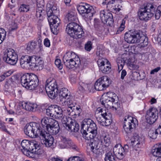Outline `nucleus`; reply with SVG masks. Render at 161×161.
<instances>
[{
	"label": "nucleus",
	"mask_w": 161,
	"mask_h": 161,
	"mask_svg": "<svg viewBox=\"0 0 161 161\" xmlns=\"http://www.w3.org/2000/svg\"><path fill=\"white\" fill-rule=\"evenodd\" d=\"M116 94L113 92H108L103 95L101 99L102 104L105 107L98 108L96 111V117L98 123L102 125L108 126L112 122V115L109 112L108 108L115 101Z\"/></svg>",
	"instance_id": "nucleus-1"
},
{
	"label": "nucleus",
	"mask_w": 161,
	"mask_h": 161,
	"mask_svg": "<svg viewBox=\"0 0 161 161\" xmlns=\"http://www.w3.org/2000/svg\"><path fill=\"white\" fill-rule=\"evenodd\" d=\"M20 63L23 69L37 70L42 69L43 62L41 58L36 56L26 55L21 57Z\"/></svg>",
	"instance_id": "nucleus-2"
},
{
	"label": "nucleus",
	"mask_w": 161,
	"mask_h": 161,
	"mask_svg": "<svg viewBox=\"0 0 161 161\" xmlns=\"http://www.w3.org/2000/svg\"><path fill=\"white\" fill-rule=\"evenodd\" d=\"M137 31H130L125 33L124 38L125 41L129 43H137L141 47H145L148 44V38L144 36H142Z\"/></svg>",
	"instance_id": "nucleus-3"
},
{
	"label": "nucleus",
	"mask_w": 161,
	"mask_h": 161,
	"mask_svg": "<svg viewBox=\"0 0 161 161\" xmlns=\"http://www.w3.org/2000/svg\"><path fill=\"white\" fill-rule=\"evenodd\" d=\"M81 132L83 137L86 140L91 141L89 146L93 155L95 157H97L102 154V150L98 146V143L97 141L93 140V139L96 136L97 134L95 132L87 131V130L81 129Z\"/></svg>",
	"instance_id": "nucleus-4"
},
{
	"label": "nucleus",
	"mask_w": 161,
	"mask_h": 161,
	"mask_svg": "<svg viewBox=\"0 0 161 161\" xmlns=\"http://www.w3.org/2000/svg\"><path fill=\"white\" fill-rule=\"evenodd\" d=\"M41 123L42 127L51 134L56 135L59 132L60 129L59 124L54 119L44 117L42 119Z\"/></svg>",
	"instance_id": "nucleus-5"
},
{
	"label": "nucleus",
	"mask_w": 161,
	"mask_h": 161,
	"mask_svg": "<svg viewBox=\"0 0 161 161\" xmlns=\"http://www.w3.org/2000/svg\"><path fill=\"white\" fill-rule=\"evenodd\" d=\"M22 86L27 89L34 90L38 86L39 80L37 76L34 74H27L22 75L21 78Z\"/></svg>",
	"instance_id": "nucleus-6"
},
{
	"label": "nucleus",
	"mask_w": 161,
	"mask_h": 161,
	"mask_svg": "<svg viewBox=\"0 0 161 161\" xmlns=\"http://www.w3.org/2000/svg\"><path fill=\"white\" fill-rule=\"evenodd\" d=\"M63 60L65 65L69 69L77 68L80 63L79 57L74 52H67L64 56Z\"/></svg>",
	"instance_id": "nucleus-7"
},
{
	"label": "nucleus",
	"mask_w": 161,
	"mask_h": 161,
	"mask_svg": "<svg viewBox=\"0 0 161 161\" xmlns=\"http://www.w3.org/2000/svg\"><path fill=\"white\" fill-rule=\"evenodd\" d=\"M66 31L68 34L74 38H80L84 35V32L81 26L74 22L67 25Z\"/></svg>",
	"instance_id": "nucleus-8"
},
{
	"label": "nucleus",
	"mask_w": 161,
	"mask_h": 161,
	"mask_svg": "<svg viewBox=\"0 0 161 161\" xmlns=\"http://www.w3.org/2000/svg\"><path fill=\"white\" fill-rule=\"evenodd\" d=\"M40 124L31 122L26 124L25 127L24 132L26 135L31 138L39 136L42 130L40 129Z\"/></svg>",
	"instance_id": "nucleus-9"
},
{
	"label": "nucleus",
	"mask_w": 161,
	"mask_h": 161,
	"mask_svg": "<svg viewBox=\"0 0 161 161\" xmlns=\"http://www.w3.org/2000/svg\"><path fill=\"white\" fill-rule=\"evenodd\" d=\"M155 8L153 5L148 3L139 11L138 14L139 19L141 20L147 21L150 19L153 15Z\"/></svg>",
	"instance_id": "nucleus-10"
},
{
	"label": "nucleus",
	"mask_w": 161,
	"mask_h": 161,
	"mask_svg": "<svg viewBox=\"0 0 161 161\" xmlns=\"http://www.w3.org/2000/svg\"><path fill=\"white\" fill-rule=\"evenodd\" d=\"M46 114L54 119H61L63 117V111L60 107L56 105H52L46 109Z\"/></svg>",
	"instance_id": "nucleus-11"
},
{
	"label": "nucleus",
	"mask_w": 161,
	"mask_h": 161,
	"mask_svg": "<svg viewBox=\"0 0 161 161\" xmlns=\"http://www.w3.org/2000/svg\"><path fill=\"white\" fill-rule=\"evenodd\" d=\"M77 10L80 14L87 18L92 17L96 12L92 6L86 3L79 5L77 7Z\"/></svg>",
	"instance_id": "nucleus-12"
},
{
	"label": "nucleus",
	"mask_w": 161,
	"mask_h": 161,
	"mask_svg": "<svg viewBox=\"0 0 161 161\" xmlns=\"http://www.w3.org/2000/svg\"><path fill=\"white\" fill-rule=\"evenodd\" d=\"M137 121L136 119L132 117L127 115L125 117L123 128L126 133H130L132 130L135 128L137 125Z\"/></svg>",
	"instance_id": "nucleus-13"
},
{
	"label": "nucleus",
	"mask_w": 161,
	"mask_h": 161,
	"mask_svg": "<svg viewBox=\"0 0 161 161\" xmlns=\"http://www.w3.org/2000/svg\"><path fill=\"white\" fill-rule=\"evenodd\" d=\"M3 59L7 63L14 65L16 64L17 62L18 55L14 50L9 49L4 52Z\"/></svg>",
	"instance_id": "nucleus-14"
},
{
	"label": "nucleus",
	"mask_w": 161,
	"mask_h": 161,
	"mask_svg": "<svg viewBox=\"0 0 161 161\" xmlns=\"http://www.w3.org/2000/svg\"><path fill=\"white\" fill-rule=\"evenodd\" d=\"M57 12H58V11L57 8L54 6L52 7L47 12V14L48 17V20L50 25L60 23V19L57 16L55 15Z\"/></svg>",
	"instance_id": "nucleus-15"
},
{
	"label": "nucleus",
	"mask_w": 161,
	"mask_h": 161,
	"mask_svg": "<svg viewBox=\"0 0 161 161\" xmlns=\"http://www.w3.org/2000/svg\"><path fill=\"white\" fill-rule=\"evenodd\" d=\"M81 129L87 130V131L95 133L97 134V127L96 125L91 119H85L81 125Z\"/></svg>",
	"instance_id": "nucleus-16"
},
{
	"label": "nucleus",
	"mask_w": 161,
	"mask_h": 161,
	"mask_svg": "<svg viewBox=\"0 0 161 161\" xmlns=\"http://www.w3.org/2000/svg\"><path fill=\"white\" fill-rule=\"evenodd\" d=\"M129 151L128 146L125 145L124 147L120 145H116L113 148V152L117 158L120 159H123Z\"/></svg>",
	"instance_id": "nucleus-17"
},
{
	"label": "nucleus",
	"mask_w": 161,
	"mask_h": 161,
	"mask_svg": "<svg viewBox=\"0 0 161 161\" xmlns=\"http://www.w3.org/2000/svg\"><path fill=\"white\" fill-rule=\"evenodd\" d=\"M97 62L100 70L103 73H108L111 71V65L106 59L99 58Z\"/></svg>",
	"instance_id": "nucleus-18"
},
{
	"label": "nucleus",
	"mask_w": 161,
	"mask_h": 161,
	"mask_svg": "<svg viewBox=\"0 0 161 161\" xmlns=\"http://www.w3.org/2000/svg\"><path fill=\"white\" fill-rule=\"evenodd\" d=\"M105 3L107 8L114 13H118L121 9V4L117 0H106Z\"/></svg>",
	"instance_id": "nucleus-19"
},
{
	"label": "nucleus",
	"mask_w": 161,
	"mask_h": 161,
	"mask_svg": "<svg viewBox=\"0 0 161 161\" xmlns=\"http://www.w3.org/2000/svg\"><path fill=\"white\" fill-rule=\"evenodd\" d=\"M158 111L155 108H152L147 111L146 116L148 123L151 124L154 123L158 118Z\"/></svg>",
	"instance_id": "nucleus-20"
},
{
	"label": "nucleus",
	"mask_w": 161,
	"mask_h": 161,
	"mask_svg": "<svg viewBox=\"0 0 161 161\" xmlns=\"http://www.w3.org/2000/svg\"><path fill=\"white\" fill-rule=\"evenodd\" d=\"M52 135L49 133H47L45 130H43L40 136L44 139V144L47 147H51L53 145L54 139L52 136Z\"/></svg>",
	"instance_id": "nucleus-21"
},
{
	"label": "nucleus",
	"mask_w": 161,
	"mask_h": 161,
	"mask_svg": "<svg viewBox=\"0 0 161 161\" xmlns=\"http://www.w3.org/2000/svg\"><path fill=\"white\" fill-rule=\"evenodd\" d=\"M30 142L26 140H23L21 144L23 148L21 150L22 153L25 155L29 158H33L34 157L33 153L31 152L29 150Z\"/></svg>",
	"instance_id": "nucleus-22"
},
{
	"label": "nucleus",
	"mask_w": 161,
	"mask_h": 161,
	"mask_svg": "<svg viewBox=\"0 0 161 161\" xmlns=\"http://www.w3.org/2000/svg\"><path fill=\"white\" fill-rule=\"evenodd\" d=\"M36 16L39 20H42L44 15V10L43 8L44 5V0H36Z\"/></svg>",
	"instance_id": "nucleus-23"
},
{
	"label": "nucleus",
	"mask_w": 161,
	"mask_h": 161,
	"mask_svg": "<svg viewBox=\"0 0 161 161\" xmlns=\"http://www.w3.org/2000/svg\"><path fill=\"white\" fill-rule=\"evenodd\" d=\"M144 139L139 136L137 135H134L133 139L131 141V143L134 150L139 151L143 144Z\"/></svg>",
	"instance_id": "nucleus-24"
},
{
	"label": "nucleus",
	"mask_w": 161,
	"mask_h": 161,
	"mask_svg": "<svg viewBox=\"0 0 161 161\" xmlns=\"http://www.w3.org/2000/svg\"><path fill=\"white\" fill-rule=\"evenodd\" d=\"M100 17L103 23L105 24L108 21L113 22L112 14L108 11L103 10L100 12Z\"/></svg>",
	"instance_id": "nucleus-25"
},
{
	"label": "nucleus",
	"mask_w": 161,
	"mask_h": 161,
	"mask_svg": "<svg viewBox=\"0 0 161 161\" xmlns=\"http://www.w3.org/2000/svg\"><path fill=\"white\" fill-rule=\"evenodd\" d=\"M99 143L103 147H108L110 144V138L108 134L103 135L100 136Z\"/></svg>",
	"instance_id": "nucleus-26"
},
{
	"label": "nucleus",
	"mask_w": 161,
	"mask_h": 161,
	"mask_svg": "<svg viewBox=\"0 0 161 161\" xmlns=\"http://www.w3.org/2000/svg\"><path fill=\"white\" fill-rule=\"evenodd\" d=\"M45 89L47 91H49V90H55V91H58L56 80H51L50 79L47 80L46 81Z\"/></svg>",
	"instance_id": "nucleus-27"
},
{
	"label": "nucleus",
	"mask_w": 161,
	"mask_h": 161,
	"mask_svg": "<svg viewBox=\"0 0 161 161\" xmlns=\"http://www.w3.org/2000/svg\"><path fill=\"white\" fill-rule=\"evenodd\" d=\"M70 121L69 123L67 125L66 128L71 132H76L78 131L79 129V125L74 120H72L70 118H69Z\"/></svg>",
	"instance_id": "nucleus-28"
},
{
	"label": "nucleus",
	"mask_w": 161,
	"mask_h": 161,
	"mask_svg": "<svg viewBox=\"0 0 161 161\" xmlns=\"http://www.w3.org/2000/svg\"><path fill=\"white\" fill-rule=\"evenodd\" d=\"M80 108L77 107H74L72 108H68L67 109H64V111L68 115L74 118L75 116H79L80 114Z\"/></svg>",
	"instance_id": "nucleus-29"
},
{
	"label": "nucleus",
	"mask_w": 161,
	"mask_h": 161,
	"mask_svg": "<svg viewBox=\"0 0 161 161\" xmlns=\"http://www.w3.org/2000/svg\"><path fill=\"white\" fill-rule=\"evenodd\" d=\"M61 141L59 146L61 148H65L69 147L71 143V141L67 139L64 136H61L60 137Z\"/></svg>",
	"instance_id": "nucleus-30"
},
{
	"label": "nucleus",
	"mask_w": 161,
	"mask_h": 161,
	"mask_svg": "<svg viewBox=\"0 0 161 161\" xmlns=\"http://www.w3.org/2000/svg\"><path fill=\"white\" fill-rule=\"evenodd\" d=\"M73 98L72 96H70L69 98L67 99L66 101L62 102L61 104L62 106H65L66 109H67L68 108H72L75 107L76 103L73 101Z\"/></svg>",
	"instance_id": "nucleus-31"
},
{
	"label": "nucleus",
	"mask_w": 161,
	"mask_h": 161,
	"mask_svg": "<svg viewBox=\"0 0 161 161\" xmlns=\"http://www.w3.org/2000/svg\"><path fill=\"white\" fill-rule=\"evenodd\" d=\"M151 153L154 157H161V143L157 144L153 147Z\"/></svg>",
	"instance_id": "nucleus-32"
},
{
	"label": "nucleus",
	"mask_w": 161,
	"mask_h": 161,
	"mask_svg": "<svg viewBox=\"0 0 161 161\" xmlns=\"http://www.w3.org/2000/svg\"><path fill=\"white\" fill-rule=\"evenodd\" d=\"M41 42L42 40L40 38L32 41L28 43L27 49L28 50H33L36 48L37 45L40 46Z\"/></svg>",
	"instance_id": "nucleus-33"
},
{
	"label": "nucleus",
	"mask_w": 161,
	"mask_h": 161,
	"mask_svg": "<svg viewBox=\"0 0 161 161\" xmlns=\"http://www.w3.org/2000/svg\"><path fill=\"white\" fill-rule=\"evenodd\" d=\"M22 106L26 110L34 111H36L37 106L35 103L27 102L23 104Z\"/></svg>",
	"instance_id": "nucleus-34"
},
{
	"label": "nucleus",
	"mask_w": 161,
	"mask_h": 161,
	"mask_svg": "<svg viewBox=\"0 0 161 161\" xmlns=\"http://www.w3.org/2000/svg\"><path fill=\"white\" fill-rule=\"evenodd\" d=\"M98 81H100L103 86L106 89L108 87L111 83V80L107 76H102L98 79Z\"/></svg>",
	"instance_id": "nucleus-35"
},
{
	"label": "nucleus",
	"mask_w": 161,
	"mask_h": 161,
	"mask_svg": "<svg viewBox=\"0 0 161 161\" xmlns=\"http://www.w3.org/2000/svg\"><path fill=\"white\" fill-rule=\"evenodd\" d=\"M59 96L60 97L65 99H68L71 96L70 92L65 88H62L61 89L59 92Z\"/></svg>",
	"instance_id": "nucleus-36"
},
{
	"label": "nucleus",
	"mask_w": 161,
	"mask_h": 161,
	"mask_svg": "<svg viewBox=\"0 0 161 161\" xmlns=\"http://www.w3.org/2000/svg\"><path fill=\"white\" fill-rule=\"evenodd\" d=\"M39 146V145L36 141L34 140L31 141L30 142L29 150L30 151V150L32 151V152H33L34 154L35 151L37 148H38Z\"/></svg>",
	"instance_id": "nucleus-37"
},
{
	"label": "nucleus",
	"mask_w": 161,
	"mask_h": 161,
	"mask_svg": "<svg viewBox=\"0 0 161 161\" xmlns=\"http://www.w3.org/2000/svg\"><path fill=\"white\" fill-rule=\"evenodd\" d=\"M129 54L124 53L122 54L120 58H118L117 60L120 61L121 63L125 64V62H128L129 61Z\"/></svg>",
	"instance_id": "nucleus-38"
},
{
	"label": "nucleus",
	"mask_w": 161,
	"mask_h": 161,
	"mask_svg": "<svg viewBox=\"0 0 161 161\" xmlns=\"http://www.w3.org/2000/svg\"><path fill=\"white\" fill-rule=\"evenodd\" d=\"M159 134L158 129H151L148 133V135L149 136L153 139H156L157 137L158 134Z\"/></svg>",
	"instance_id": "nucleus-39"
},
{
	"label": "nucleus",
	"mask_w": 161,
	"mask_h": 161,
	"mask_svg": "<svg viewBox=\"0 0 161 161\" xmlns=\"http://www.w3.org/2000/svg\"><path fill=\"white\" fill-rule=\"evenodd\" d=\"M46 91L48 97L52 99H54L58 95V91L49 90V91L46 90Z\"/></svg>",
	"instance_id": "nucleus-40"
},
{
	"label": "nucleus",
	"mask_w": 161,
	"mask_h": 161,
	"mask_svg": "<svg viewBox=\"0 0 161 161\" xmlns=\"http://www.w3.org/2000/svg\"><path fill=\"white\" fill-rule=\"evenodd\" d=\"M80 89H81L83 91L84 90L88 91L89 92H92L93 90V86L92 85H84L83 86H80L79 87Z\"/></svg>",
	"instance_id": "nucleus-41"
},
{
	"label": "nucleus",
	"mask_w": 161,
	"mask_h": 161,
	"mask_svg": "<svg viewBox=\"0 0 161 161\" xmlns=\"http://www.w3.org/2000/svg\"><path fill=\"white\" fill-rule=\"evenodd\" d=\"M105 161H116L115 157L111 152H108L105 154Z\"/></svg>",
	"instance_id": "nucleus-42"
},
{
	"label": "nucleus",
	"mask_w": 161,
	"mask_h": 161,
	"mask_svg": "<svg viewBox=\"0 0 161 161\" xmlns=\"http://www.w3.org/2000/svg\"><path fill=\"white\" fill-rule=\"evenodd\" d=\"M66 17L69 21H74L76 18L75 14L73 12H70L67 15Z\"/></svg>",
	"instance_id": "nucleus-43"
},
{
	"label": "nucleus",
	"mask_w": 161,
	"mask_h": 161,
	"mask_svg": "<svg viewBox=\"0 0 161 161\" xmlns=\"http://www.w3.org/2000/svg\"><path fill=\"white\" fill-rule=\"evenodd\" d=\"M29 5L25 4H21L19 8V10L21 12H27L29 10Z\"/></svg>",
	"instance_id": "nucleus-44"
},
{
	"label": "nucleus",
	"mask_w": 161,
	"mask_h": 161,
	"mask_svg": "<svg viewBox=\"0 0 161 161\" xmlns=\"http://www.w3.org/2000/svg\"><path fill=\"white\" fill-rule=\"evenodd\" d=\"M60 24L50 25L52 32L55 35H57L59 30V26Z\"/></svg>",
	"instance_id": "nucleus-45"
},
{
	"label": "nucleus",
	"mask_w": 161,
	"mask_h": 161,
	"mask_svg": "<svg viewBox=\"0 0 161 161\" xmlns=\"http://www.w3.org/2000/svg\"><path fill=\"white\" fill-rule=\"evenodd\" d=\"M95 88L96 90L98 91H102L105 88L103 86L102 84L100 82L98 81V79L95 84Z\"/></svg>",
	"instance_id": "nucleus-46"
},
{
	"label": "nucleus",
	"mask_w": 161,
	"mask_h": 161,
	"mask_svg": "<svg viewBox=\"0 0 161 161\" xmlns=\"http://www.w3.org/2000/svg\"><path fill=\"white\" fill-rule=\"evenodd\" d=\"M6 35V32L4 29L0 28V44L5 39Z\"/></svg>",
	"instance_id": "nucleus-47"
},
{
	"label": "nucleus",
	"mask_w": 161,
	"mask_h": 161,
	"mask_svg": "<svg viewBox=\"0 0 161 161\" xmlns=\"http://www.w3.org/2000/svg\"><path fill=\"white\" fill-rule=\"evenodd\" d=\"M125 20H123L122 21V22L120 25V26L118 28L116 34H119L122 31L124 30L125 28Z\"/></svg>",
	"instance_id": "nucleus-48"
},
{
	"label": "nucleus",
	"mask_w": 161,
	"mask_h": 161,
	"mask_svg": "<svg viewBox=\"0 0 161 161\" xmlns=\"http://www.w3.org/2000/svg\"><path fill=\"white\" fill-rule=\"evenodd\" d=\"M67 161H84L82 158L78 156H74L69 158Z\"/></svg>",
	"instance_id": "nucleus-49"
},
{
	"label": "nucleus",
	"mask_w": 161,
	"mask_h": 161,
	"mask_svg": "<svg viewBox=\"0 0 161 161\" xmlns=\"http://www.w3.org/2000/svg\"><path fill=\"white\" fill-rule=\"evenodd\" d=\"M55 64L56 66L59 69H61L63 68V66L61 64V60L59 59H57L55 60Z\"/></svg>",
	"instance_id": "nucleus-50"
},
{
	"label": "nucleus",
	"mask_w": 161,
	"mask_h": 161,
	"mask_svg": "<svg viewBox=\"0 0 161 161\" xmlns=\"http://www.w3.org/2000/svg\"><path fill=\"white\" fill-rule=\"evenodd\" d=\"M92 43L91 41H88L85 44V48L86 50L90 51L92 48Z\"/></svg>",
	"instance_id": "nucleus-51"
},
{
	"label": "nucleus",
	"mask_w": 161,
	"mask_h": 161,
	"mask_svg": "<svg viewBox=\"0 0 161 161\" xmlns=\"http://www.w3.org/2000/svg\"><path fill=\"white\" fill-rule=\"evenodd\" d=\"M34 153L39 155H43L44 154V151L42 149L40 148L39 146L38 148H37V149L35 151Z\"/></svg>",
	"instance_id": "nucleus-52"
},
{
	"label": "nucleus",
	"mask_w": 161,
	"mask_h": 161,
	"mask_svg": "<svg viewBox=\"0 0 161 161\" xmlns=\"http://www.w3.org/2000/svg\"><path fill=\"white\" fill-rule=\"evenodd\" d=\"M63 123L66 125V127L67 126L68 124L69 123V120L70 119L68 118V119L66 116H65L63 115V117L61 119Z\"/></svg>",
	"instance_id": "nucleus-53"
},
{
	"label": "nucleus",
	"mask_w": 161,
	"mask_h": 161,
	"mask_svg": "<svg viewBox=\"0 0 161 161\" xmlns=\"http://www.w3.org/2000/svg\"><path fill=\"white\" fill-rule=\"evenodd\" d=\"M111 106H112V109L114 111H116L120 107V104L119 103L117 102L114 104V105L112 106V104Z\"/></svg>",
	"instance_id": "nucleus-54"
},
{
	"label": "nucleus",
	"mask_w": 161,
	"mask_h": 161,
	"mask_svg": "<svg viewBox=\"0 0 161 161\" xmlns=\"http://www.w3.org/2000/svg\"><path fill=\"white\" fill-rule=\"evenodd\" d=\"M117 62L118 64V69L120 70H121L123 68L124 64L123 63H120V61L119 60H117Z\"/></svg>",
	"instance_id": "nucleus-55"
},
{
	"label": "nucleus",
	"mask_w": 161,
	"mask_h": 161,
	"mask_svg": "<svg viewBox=\"0 0 161 161\" xmlns=\"http://www.w3.org/2000/svg\"><path fill=\"white\" fill-rule=\"evenodd\" d=\"M44 44L46 47H49L50 45L49 40L48 38L45 39L44 41Z\"/></svg>",
	"instance_id": "nucleus-56"
},
{
	"label": "nucleus",
	"mask_w": 161,
	"mask_h": 161,
	"mask_svg": "<svg viewBox=\"0 0 161 161\" xmlns=\"http://www.w3.org/2000/svg\"><path fill=\"white\" fill-rule=\"evenodd\" d=\"M161 69V68L159 67H157L154 69L152 70L150 72V74H154L155 73H157Z\"/></svg>",
	"instance_id": "nucleus-57"
},
{
	"label": "nucleus",
	"mask_w": 161,
	"mask_h": 161,
	"mask_svg": "<svg viewBox=\"0 0 161 161\" xmlns=\"http://www.w3.org/2000/svg\"><path fill=\"white\" fill-rule=\"evenodd\" d=\"M69 147H70L72 149L75 151H78L79 149L78 147L75 144L72 143V142H71Z\"/></svg>",
	"instance_id": "nucleus-58"
},
{
	"label": "nucleus",
	"mask_w": 161,
	"mask_h": 161,
	"mask_svg": "<svg viewBox=\"0 0 161 161\" xmlns=\"http://www.w3.org/2000/svg\"><path fill=\"white\" fill-rule=\"evenodd\" d=\"M17 24L14 23H12V26L10 28V30L13 31L17 29Z\"/></svg>",
	"instance_id": "nucleus-59"
},
{
	"label": "nucleus",
	"mask_w": 161,
	"mask_h": 161,
	"mask_svg": "<svg viewBox=\"0 0 161 161\" xmlns=\"http://www.w3.org/2000/svg\"><path fill=\"white\" fill-rule=\"evenodd\" d=\"M13 73V72L11 70H9L3 74V75L5 77V78L10 76Z\"/></svg>",
	"instance_id": "nucleus-60"
},
{
	"label": "nucleus",
	"mask_w": 161,
	"mask_h": 161,
	"mask_svg": "<svg viewBox=\"0 0 161 161\" xmlns=\"http://www.w3.org/2000/svg\"><path fill=\"white\" fill-rule=\"evenodd\" d=\"M126 74L127 73L125 69L123 70L121 73V79H123L125 76L126 75Z\"/></svg>",
	"instance_id": "nucleus-61"
},
{
	"label": "nucleus",
	"mask_w": 161,
	"mask_h": 161,
	"mask_svg": "<svg viewBox=\"0 0 161 161\" xmlns=\"http://www.w3.org/2000/svg\"><path fill=\"white\" fill-rule=\"evenodd\" d=\"M157 41L161 46V29L159 31V33L157 38Z\"/></svg>",
	"instance_id": "nucleus-62"
},
{
	"label": "nucleus",
	"mask_w": 161,
	"mask_h": 161,
	"mask_svg": "<svg viewBox=\"0 0 161 161\" xmlns=\"http://www.w3.org/2000/svg\"><path fill=\"white\" fill-rule=\"evenodd\" d=\"M160 11L156 10L155 14V17L156 19H159L160 16Z\"/></svg>",
	"instance_id": "nucleus-63"
},
{
	"label": "nucleus",
	"mask_w": 161,
	"mask_h": 161,
	"mask_svg": "<svg viewBox=\"0 0 161 161\" xmlns=\"http://www.w3.org/2000/svg\"><path fill=\"white\" fill-rule=\"evenodd\" d=\"M130 69L132 70L136 69L138 68V66L134 64H130Z\"/></svg>",
	"instance_id": "nucleus-64"
}]
</instances>
